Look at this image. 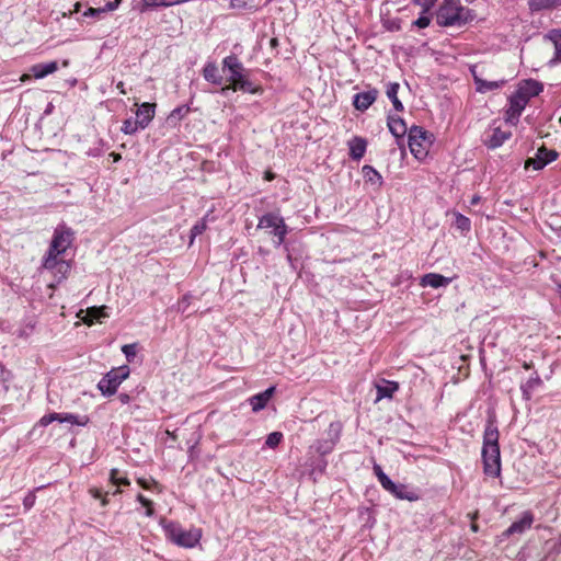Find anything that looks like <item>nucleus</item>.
Returning <instances> with one entry per match:
<instances>
[{
    "mask_svg": "<svg viewBox=\"0 0 561 561\" xmlns=\"http://www.w3.org/2000/svg\"><path fill=\"white\" fill-rule=\"evenodd\" d=\"M122 352L125 354L126 358L130 362V359L136 356V344L123 345Z\"/></svg>",
    "mask_w": 561,
    "mask_h": 561,
    "instance_id": "46",
    "label": "nucleus"
},
{
    "mask_svg": "<svg viewBox=\"0 0 561 561\" xmlns=\"http://www.w3.org/2000/svg\"><path fill=\"white\" fill-rule=\"evenodd\" d=\"M399 389L397 381L383 380V385H377V398L376 401H380L383 398L391 399Z\"/></svg>",
    "mask_w": 561,
    "mask_h": 561,
    "instance_id": "22",
    "label": "nucleus"
},
{
    "mask_svg": "<svg viewBox=\"0 0 561 561\" xmlns=\"http://www.w3.org/2000/svg\"><path fill=\"white\" fill-rule=\"evenodd\" d=\"M411 2L422 9L421 13H430L437 0H411Z\"/></svg>",
    "mask_w": 561,
    "mask_h": 561,
    "instance_id": "39",
    "label": "nucleus"
},
{
    "mask_svg": "<svg viewBox=\"0 0 561 561\" xmlns=\"http://www.w3.org/2000/svg\"><path fill=\"white\" fill-rule=\"evenodd\" d=\"M387 126L389 131L399 140L402 139L408 133L405 122L398 115H388Z\"/></svg>",
    "mask_w": 561,
    "mask_h": 561,
    "instance_id": "16",
    "label": "nucleus"
},
{
    "mask_svg": "<svg viewBox=\"0 0 561 561\" xmlns=\"http://www.w3.org/2000/svg\"><path fill=\"white\" fill-rule=\"evenodd\" d=\"M247 7L245 0H230V8L232 9H244Z\"/></svg>",
    "mask_w": 561,
    "mask_h": 561,
    "instance_id": "52",
    "label": "nucleus"
},
{
    "mask_svg": "<svg viewBox=\"0 0 561 561\" xmlns=\"http://www.w3.org/2000/svg\"><path fill=\"white\" fill-rule=\"evenodd\" d=\"M116 88L118 89V91L122 93V94H126V90H125V85H124V82L123 81H119L117 84H116Z\"/></svg>",
    "mask_w": 561,
    "mask_h": 561,
    "instance_id": "55",
    "label": "nucleus"
},
{
    "mask_svg": "<svg viewBox=\"0 0 561 561\" xmlns=\"http://www.w3.org/2000/svg\"><path fill=\"white\" fill-rule=\"evenodd\" d=\"M408 139L411 153L417 160L425 159L432 146L428 133L424 128L414 125L409 129Z\"/></svg>",
    "mask_w": 561,
    "mask_h": 561,
    "instance_id": "5",
    "label": "nucleus"
},
{
    "mask_svg": "<svg viewBox=\"0 0 561 561\" xmlns=\"http://www.w3.org/2000/svg\"><path fill=\"white\" fill-rule=\"evenodd\" d=\"M347 145L350 148V157L353 160L358 161L365 156L367 148V141L365 138L355 136L348 140Z\"/></svg>",
    "mask_w": 561,
    "mask_h": 561,
    "instance_id": "18",
    "label": "nucleus"
},
{
    "mask_svg": "<svg viewBox=\"0 0 561 561\" xmlns=\"http://www.w3.org/2000/svg\"><path fill=\"white\" fill-rule=\"evenodd\" d=\"M274 178H275V175H274V173H272L271 171L265 172V176H264V179H265L266 181H272Z\"/></svg>",
    "mask_w": 561,
    "mask_h": 561,
    "instance_id": "58",
    "label": "nucleus"
},
{
    "mask_svg": "<svg viewBox=\"0 0 561 561\" xmlns=\"http://www.w3.org/2000/svg\"><path fill=\"white\" fill-rule=\"evenodd\" d=\"M391 494L394 495L397 499L408 500L410 502H415L420 500L419 493L414 490H410L404 484L397 485V491L392 492Z\"/></svg>",
    "mask_w": 561,
    "mask_h": 561,
    "instance_id": "26",
    "label": "nucleus"
},
{
    "mask_svg": "<svg viewBox=\"0 0 561 561\" xmlns=\"http://www.w3.org/2000/svg\"><path fill=\"white\" fill-rule=\"evenodd\" d=\"M73 242V231L65 225L58 226L54 230L53 239L45 256L43 257L42 267L53 271L57 264V257L62 255Z\"/></svg>",
    "mask_w": 561,
    "mask_h": 561,
    "instance_id": "2",
    "label": "nucleus"
},
{
    "mask_svg": "<svg viewBox=\"0 0 561 561\" xmlns=\"http://www.w3.org/2000/svg\"><path fill=\"white\" fill-rule=\"evenodd\" d=\"M483 472L485 476L497 478L501 476V453L499 446L497 427L489 422L484 430L482 447Z\"/></svg>",
    "mask_w": 561,
    "mask_h": 561,
    "instance_id": "1",
    "label": "nucleus"
},
{
    "mask_svg": "<svg viewBox=\"0 0 561 561\" xmlns=\"http://www.w3.org/2000/svg\"><path fill=\"white\" fill-rule=\"evenodd\" d=\"M458 230L468 231L470 230V220L469 218L458 214Z\"/></svg>",
    "mask_w": 561,
    "mask_h": 561,
    "instance_id": "47",
    "label": "nucleus"
},
{
    "mask_svg": "<svg viewBox=\"0 0 561 561\" xmlns=\"http://www.w3.org/2000/svg\"><path fill=\"white\" fill-rule=\"evenodd\" d=\"M542 90L543 87L540 82L536 80H526L519 84L516 92L529 102L531 98L537 96Z\"/></svg>",
    "mask_w": 561,
    "mask_h": 561,
    "instance_id": "17",
    "label": "nucleus"
},
{
    "mask_svg": "<svg viewBox=\"0 0 561 561\" xmlns=\"http://www.w3.org/2000/svg\"><path fill=\"white\" fill-rule=\"evenodd\" d=\"M107 317V313L105 312V307H92L88 309L87 317L83 319V321L91 325L94 322L100 321L102 318Z\"/></svg>",
    "mask_w": 561,
    "mask_h": 561,
    "instance_id": "28",
    "label": "nucleus"
},
{
    "mask_svg": "<svg viewBox=\"0 0 561 561\" xmlns=\"http://www.w3.org/2000/svg\"><path fill=\"white\" fill-rule=\"evenodd\" d=\"M156 103H142L136 111V121L140 125V129H145L149 126L156 114Z\"/></svg>",
    "mask_w": 561,
    "mask_h": 561,
    "instance_id": "12",
    "label": "nucleus"
},
{
    "mask_svg": "<svg viewBox=\"0 0 561 561\" xmlns=\"http://www.w3.org/2000/svg\"><path fill=\"white\" fill-rule=\"evenodd\" d=\"M399 88H400L399 83L390 82L387 84L386 94H387L388 99L392 102L394 110L397 112H403L404 106L398 98Z\"/></svg>",
    "mask_w": 561,
    "mask_h": 561,
    "instance_id": "25",
    "label": "nucleus"
},
{
    "mask_svg": "<svg viewBox=\"0 0 561 561\" xmlns=\"http://www.w3.org/2000/svg\"><path fill=\"white\" fill-rule=\"evenodd\" d=\"M362 172L364 174L365 182L371 184L375 190H379L382 186V176L374 167L366 164L363 167Z\"/></svg>",
    "mask_w": 561,
    "mask_h": 561,
    "instance_id": "20",
    "label": "nucleus"
},
{
    "mask_svg": "<svg viewBox=\"0 0 561 561\" xmlns=\"http://www.w3.org/2000/svg\"><path fill=\"white\" fill-rule=\"evenodd\" d=\"M80 5H81V4H80L79 2H77V3L75 4V11H76V12H78V11L80 10Z\"/></svg>",
    "mask_w": 561,
    "mask_h": 561,
    "instance_id": "61",
    "label": "nucleus"
},
{
    "mask_svg": "<svg viewBox=\"0 0 561 561\" xmlns=\"http://www.w3.org/2000/svg\"><path fill=\"white\" fill-rule=\"evenodd\" d=\"M207 229V224L205 218L197 221L191 229V243H193V240L201 236L205 230Z\"/></svg>",
    "mask_w": 561,
    "mask_h": 561,
    "instance_id": "38",
    "label": "nucleus"
},
{
    "mask_svg": "<svg viewBox=\"0 0 561 561\" xmlns=\"http://www.w3.org/2000/svg\"><path fill=\"white\" fill-rule=\"evenodd\" d=\"M58 69L57 61H50L47 64H36L31 67L33 78L42 79L50 73H54Z\"/></svg>",
    "mask_w": 561,
    "mask_h": 561,
    "instance_id": "21",
    "label": "nucleus"
},
{
    "mask_svg": "<svg viewBox=\"0 0 561 561\" xmlns=\"http://www.w3.org/2000/svg\"><path fill=\"white\" fill-rule=\"evenodd\" d=\"M203 77L206 81L211 82L217 85H221L224 82V78L219 72V69L216 64L208 62L203 68Z\"/></svg>",
    "mask_w": 561,
    "mask_h": 561,
    "instance_id": "23",
    "label": "nucleus"
},
{
    "mask_svg": "<svg viewBox=\"0 0 561 561\" xmlns=\"http://www.w3.org/2000/svg\"><path fill=\"white\" fill-rule=\"evenodd\" d=\"M511 136L510 131H504L501 128L496 127L491 130V134L488 136L485 144L489 148L495 149L501 147L505 140H507Z\"/></svg>",
    "mask_w": 561,
    "mask_h": 561,
    "instance_id": "19",
    "label": "nucleus"
},
{
    "mask_svg": "<svg viewBox=\"0 0 561 561\" xmlns=\"http://www.w3.org/2000/svg\"><path fill=\"white\" fill-rule=\"evenodd\" d=\"M32 77H33V76H32V73H31V75H28V73H24V75H22V77H21V81H22V82L27 81V80H30Z\"/></svg>",
    "mask_w": 561,
    "mask_h": 561,
    "instance_id": "60",
    "label": "nucleus"
},
{
    "mask_svg": "<svg viewBox=\"0 0 561 561\" xmlns=\"http://www.w3.org/2000/svg\"><path fill=\"white\" fill-rule=\"evenodd\" d=\"M474 81L477 84V91L481 93L500 89L504 84V81H486L477 77H474Z\"/></svg>",
    "mask_w": 561,
    "mask_h": 561,
    "instance_id": "31",
    "label": "nucleus"
},
{
    "mask_svg": "<svg viewBox=\"0 0 561 561\" xmlns=\"http://www.w3.org/2000/svg\"><path fill=\"white\" fill-rule=\"evenodd\" d=\"M123 0H113V1H110L105 4V7L103 8L104 12H107V11H114L116 10L119 4L122 3Z\"/></svg>",
    "mask_w": 561,
    "mask_h": 561,
    "instance_id": "50",
    "label": "nucleus"
},
{
    "mask_svg": "<svg viewBox=\"0 0 561 561\" xmlns=\"http://www.w3.org/2000/svg\"><path fill=\"white\" fill-rule=\"evenodd\" d=\"M71 265L69 262L57 257V264L54 266L53 271H56L57 273H60V279L66 278L68 273L70 272Z\"/></svg>",
    "mask_w": 561,
    "mask_h": 561,
    "instance_id": "36",
    "label": "nucleus"
},
{
    "mask_svg": "<svg viewBox=\"0 0 561 561\" xmlns=\"http://www.w3.org/2000/svg\"><path fill=\"white\" fill-rule=\"evenodd\" d=\"M160 7H163V0H139V11L141 13Z\"/></svg>",
    "mask_w": 561,
    "mask_h": 561,
    "instance_id": "35",
    "label": "nucleus"
},
{
    "mask_svg": "<svg viewBox=\"0 0 561 561\" xmlns=\"http://www.w3.org/2000/svg\"><path fill=\"white\" fill-rule=\"evenodd\" d=\"M531 11H541L561 5V0H528Z\"/></svg>",
    "mask_w": 561,
    "mask_h": 561,
    "instance_id": "29",
    "label": "nucleus"
},
{
    "mask_svg": "<svg viewBox=\"0 0 561 561\" xmlns=\"http://www.w3.org/2000/svg\"><path fill=\"white\" fill-rule=\"evenodd\" d=\"M278 46H279V41H278V38H277V37H272V38L270 39V47H271L272 49H274V50H277ZM276 54H278V51H276Z\"/></svg>",
    "mask_w": 561,
    "mask_h": 561,
    "instance_id": "53",
    "label": "nucleus"
},
{
    "mask_svg": "<svg viewBox=\"0 0 561 561\" xmlns=\"http://www.w3.org/2000/svg\"><path fill=\"white\" fill-rule=\"evenodd\" d=\"M450 3L451 0H446ZM437 24L440 26H451L456 23V9L450 4L442 5L436 14Z\"/></svg>",
    "mask_w": 561,
    "mask_h": 561,
    "instance_id": "14",
    "label": "nucleus"
},
{
    "mask_svg": "<svg viewBox=\"0 0 561 561\" xmlns=\"http://www.w3.org/2000/svg\"><path fill=\"white\" fill-rule=\"evenodd\" d=\"M129 376V368L121 366L108 371L98 383V388L104 396H113L119 385Z\"/></svg>",
    "mask_w": 561,
    "mask_h": 561,
    "instance_id": "6",
    "label": "nucleus"
},
{
    "mask_svg": "<svg viewBox=\"0 0 561 561\" xmlns=\"http://www.w3.org/2000/svg\"><path fill=\"white\" fill-rule=\"evenodd\" d=\"M560 543H561V535H560Z\"/></svg>",
    "mask_w": 561,
    "mask_h": 561,
    "instance_id": "64",
    "label": "nucleus"
},
{
    "mask_svg": "<svg viewBox=\"0 0 561 561\" xmlns=\"http://www.w3.org/2000/svg\"><path fill=\"white\" fill-rule=\"evenodd\" d=\"M188 112V107H185V106H179L176 108H174L170 116H169V119H173V118H181L183 115H185L186 113Z\"/></svg>",
    "mask_w": 561,
    "mask_h": 561,
    "instance_id": "48",
    "label": "nucleus"
},
{
    "mask_svg": "<svg viewBox=\"0 0 561 561\" xmlns=\"http://www.w3.org/2000/svg\"><path fill=\"white\" fill-rule=\"evenodd\" d=\"M55 421H58L59 422V413L57 412H53V413H49V414H46L44 416H42L38 421V424L41 426H47L49 425L50 423L55 422Z\"/></svg>",
    "mask_w": 561,
    "mask_h": 561,
    "instance_id": "45",
    "label": "nucleus"
},
{
    "mask_svg": "<svg viewBox=\"0 0 561 561\" xmlns=\"http://www.w3.org/2000/svg\"><path fill=\"white\" fill-rule=\"evenodd\" d=\"M137 483L145 490H150L152 485L157 486L158 483L154 481V480H151V482H148L146 479L144 478H139L137 480Z\"/></svg>",
    "mask_w": 561,
    "mask_h": 561,
    "instance_id": "49",
    "label": "nucleus"
},
{
    "mask_svg": "<svg viewBox=\"0 0 561 561\" xmlns=\"http://www.w3.org/2000/svg\"><path fill=\"white\" fill-rule=\"evenodd\" d=\"M378 94L379 91L376 88L356 93L353 96V106L359 112H365L376 102Z\"/></svg>",
    "mask_w": 561,
    "mask_h": 561,
    "instance_id": "10",
    "label": "nucleus"
},
{
    "mask_svg": "<svg viewBox=\"0 0 561 561\" xmlns=\"http://www.w3.org/2000/svg\"><path fill=\"white\" fill-rule=\"evenodd\" d=\"M110 156L113 158L114 162H118L122 159V156L117 152H112Z\"/></svg>",
    "mask_w": 561,
    "mask_h": 561,
    "instance_id": "57",
    "label": "nucleus"
},
{
    "mask_svg": "<svg viewBox=\"0 0 561 561\" xmlns=\"http://www.w3.org/2000/svg\"><path fill=\"white\" fill-rule=\"evenodd\" d=\"M237 91H243L251 94H262L263 88L260 84L253 83L248 77H245L242 83L237 87Z\"/></svg>",
    "mask_w": 561,
    "mask_h": 561,
    "instance_id": "33",
    "label": "nucleus"
},
{
    "mask_svg": "<svg viewBox=\"0 0 561 561\" xmlns=\"http://www.w3.org/2000/svg\"><path fill=\"white\" fill-rule=\"evenodd\" d=\"M137 500L146 508L147 516L150 517L154 514L153 502L151 500L145 497L142 494H138Z\"/></svg>",
    "mask_w": 561,
    "mask_h": 561,
    "instance_id": "42",
    "label": "nucleus"
},
{
    "mask_svg": "<svg viewBox=\"0 0 561 561\" xmlns=\"http://www.w3.org/2000/svg\"><path fill=\"white\" fill-rule=\"evenodd\" d=\"M282 439H283V434L280 432H273V433L268 434V436L265 440V444L270 448H275L280 444Z\"/></svg>",
    "mask_w": 561,
    "mask_h": 561,
    "instance_id": "40",
    "label": "nucleus"
},
{
    "mask_svg": "<svg viewBox=\"0 0 561 561\" xmlns=\"http://www.w3.org/2000/svg\"><path fill=\"white\" fill-rule=\"evenodd\" d=\"M528 101L515 91L508 99V106L505 112L506 122L516 125Z\"/></svg>",
    "mask_w": 561,
    "mask_h": 561,
    "instance_id": "8",
    "label": "nucleus"
},
{
    "mask_svg": "<svg viewBox=\"0 0 561 561\" xmlns=\"http://www.w3.org/2000/svg\"><path fill=\"white\" fill-rule=\"evenodd\" d=\"M534 516L530 512H524L520 518L514 522L504 533L503 536L510 537L514 535H522L533 525Z\"/></svg>",
    "mask_w": 561,
    "mask_h": 561,
    "instance_id": "11",
    "label": "nucleus"
},
{
    "mask_svg": "<svg viewBox=\"0 0 561 561\" xmlns=\"http://www.w3.org/2000/svg\"><path fill=\"white\" fill-rule=\"evenodd\" d=\"M89 493L92 495V497L96 499V500H100L101 501V505L104 507L107 505L108 501H107V493H103L101 489L99 488H91L89 490Z\"/></svg>",
    "mask_w": 561,
    "mask_h": 561,
    "instance_id": "44",
    "label": "nucleus"
},
{
    "mask_svg": "<svg viewBox=\"0 0 561 561\" xmlns=\"http://www.w3.org/2000/svg\"><path fill=\"white\" fill-rule=\"evenodd\" d=\"M471 529H472L473 531H477L478 526H477L474 523H471Z\"/></svg>",
    "mask_w": 561,
    "mask_h": 561,
    "instance_id": "62",
    "label": "nucleus"
},
{
    "mask_svg": "<svg viewBox=\"0 0 561 561\" xmlns=\"http://www.w3.org/2000/svg\"><path fill=\"white\" fill-rule=\"evenodd\" d=\"M379 483L381 484V486L392 493V492H396L397 491V485L394 482L391 481V479L387 476V474H381L379 477Z\"/></svg>",
    "mask_w": 561,
    "mask_h": 561,
    "instance_id": "41",
    "label": "nucleus"
},
{
    "mask_svg": "<svg viewBox=\"0 0 561 561\" xmlns=\"http://www.w3.org/2000/svg\"><path fill=\"white\" fill-rule=\"evenodd\" d=\"M139 128H140V125H138V122H137V121H133V119L128 118V119H125V121L123 122V125H122L121 130H122L125 135H133V134H135Z\"/></svg>",
    "mask_w": 561,
    "mask_h": 561,
    "instance_id": "37",
    "label": "nucleus"
},
{
    "mask_svg": "<svg viewBox=\"0 0 561 561\" xmlns=\"http://www.w3.org/2000/svg\"><path fill=\"white\" fill-rule=\"evenodd\" d=\"M162 526L167 538L180 547L193 548L202 538V530L196 527L185 529L176 522L165 520L162 522Z\"/></svg>",
    "mask_w": 561,
    "mask_h": 561,
    "instance_id": "3",
    "label": "nucleus"
},
{
    "mask_svg": "<svg viewBox=\"0 0 561 561\" xmlns=\"http://www.w3.org/2000/svg\"><path fill=\"white\" fill-rule=\"evenodd\" d=\"M373 469H374V473H375V476L377 477V479H378V480H379V477H380L381 474H386V473L382 471V469H381V467H380L379 465H375Z\"/></svg>",
    "mask_w": 561,
    "mask_h": 561,
    "instance_id": "54",
    "label": "nucleus"
},
{
    "mask_svg": "<svg viewBox=\"0 0 561 561\" xmlns=\"http://www.w3.org/2000/svg\"><path fill=\"white\" fill-rule=\"evenodd\" d=\"M476 18L474 10L458 5V26L471 23Z\"/></svg>",
    "mask_w": 561,
    "mask_h": 561,
    "instance_id": "32",
    "label": "nucleus"
},
{
    "mask_svg": "<svg viewBox=\"0 0 561 561\" xmlns=\"http://www.w3.org/2000/svg\"><path fill=\"white\" fill-rule=\"evenodd\" d=\"M451 282V278L444 277L443 275L430 273L422 277L421 285L422 286H431L433 288H438L440 286H445Z\"/></svg>",
    "mask_w": 561,
    "mask_h": 561,
    "instance_id": "24",
    "label": "nucleus"
},
{
    "mask_svg": "<svg viewBox=\"0 0 561 561\" xmlns=\"http://www.w3.org/2000/svg\"><path fill=\"white\" fill-rule=\"evenodd\" d=\"M33 503H34V497H32V499L31 497H26L24 500L23 504H24L25 507L30 508L33 505Z\"/></svg>",
    "mask_w": 561,
    "mask_h": 561,
    "instance_id": "56",
    "label": "nucleus"
},
{
    "mask_svg": "<svg viewBox=\"0 0 561 561\" xmlns=\"http://www.w3.org/2000/svg\"><path fill=\"white\" fill-rule=\"evenodd\" d=\"M275 389L276 388L272 386L265 391L256 393L249 398V403L252 408V411L259 412L263 410L267 405L268 401L272 399L273 394L275 393Z\"/></svg>",
    "mask_w": 561,
    "mask_h": 561,
    "instance_id": "13",
    "label": "nucleus"
},
{
    "mask_svg": "<svg viewBox=\"0 0 561 561\" xmlns=\"http://www.w3.org/2000/svg\"><path fill=\"white\" fill-rule=\"evenodd\" d=\"M101 13H104L103 8H89L83 15L84 16H99Z\"/></svg>",
    "mask_w": 561,
    "mask_h": 561,
    "instance_id": "51",
    "label": "nucleus"
},
{
    "mask_svg": "<svg viewBox=\"0 0 561 561\" xmlns=\"http://www.w3.org/2000/svg\"><path fill=\"white\" fill-rule=\"evenodd\" d=\"M431 24V16L428 13H421L420 18L412 22V26L417 28H425Z\"/></svg>",
    "mask_w": 561,
    "mask_h": 561,
    "instance_id": "43",
    "label": "nucleus"
},
{
    "mask_svg": "<svg viewBox=\"0 0 561 561\" xmlns=\"http://www.w3.org/2000/svg\"><path fill=\"white\" fill-rule=\"evenodd\" d=\"M224 70L227 68L229 70V77L227 81L229 82L227 85L221 88V92L226 93L228 90L237 91V87L242 83L244 78L247 77L243 71L244 68L242 64L238 60V58L233 55L226 57L222 60Z\"/></svg>",
    "mask_w": 561,
    "mask_h": 561,
    "instance_id": "7",
    "label": "nucleus"
},
{
    "mask_svg": "<svg viewBox=\"0 0 561 561\" xmlns=\"http://www.w3.org/2000/svg\"><path fill=\"white\" fill-rule=\"evenodd\" d=\"M557 158L558 152L556 150H549L546 147H541L537 150L535 158L526 161V167H533L534 170H541Z\"/></svg>",
    "mask_w": 561,
    "mask_h": 561,
    "instance_id": "9",
    "label": "nucleus"
},
{
    "mask_svg": "<svg viewBox=\"0 0 561 561\" xmlns=\"http://www.w3.org/2000/svg\"><path fill=\"white\" fill-rule=\"evenodd\" d=\"M68 65H69V61H68V60H64V61H62V66H64V67H67Z\"/></svg>",
    "mask_w": 561,
    "mask_h": 561,
    "instance_id": "63",
    "label": "nucleus"
},
{
    "mask_svg": "<svg viewBox=\"0 0 561 561\" xmlns=\"http://www.w3.org/2000/svg\"><path fill=\"white\" fill-rule=\"evenodd\" d=\"M110 480L114 485H129L130 482L127 477H119V470L118 469H112L110 472Z\"/></svg>",
    "mask_w": 561,
    "mask_h": 561,
    "instance_id": "34",
    "label": "nucleus"
},
{
    "mask_svg": "<svg viewBox=\"0 0 561 561\" xmlns=\"http://www.w3.org/2000/svg\"><path fill=\"white\" fill-rule=\"evenodd\" d=\"M119 399H121V401H122L123 403H127V402L129 401V396H128V394H126V393H122V394L119 396Z\"/></svg>",
    "mask_w": 561,
    "mask_h": 561,
    "instance_id": "59",
    "label": "nucleus"
},
{
    "mask_svg": "<svg viewBox=\"0 0 561 561\" xmlns=\"http://www.w3.org/2000/svg\"><path fill=\"white\" fill-rule=\"evenodd\" d=\"M257 229L268 230V236L273 237L274 247L278 248L286 239L288 226L282 216L276 213H266L260 219Z\"/></svg>",
    "mask_w": 561,
    "mask_h": 561,
    "instance_id": "4",
    "label": "nucleus"
},
{
    "mask_svg": "<svg viewBox=\"0 0 561 561\" xmlns=\"http://www.w3.org/2000/svg\"><path fill=\"white\" fill-rule=\"evenodd\" d=\"M542 383L538 374H534L524 385H522L520 389L525 399H530L533 391L538 388Z\"/></svg>",
    "mask_w": 561,
    "mask_h": 561,
    "instance_id": "27",
    "label": "nucleus"
},
{
    "mask_svg": "<svg viewBox=\"0 0 561 561\" xmlns=\"http://www.w3.org/2000/svg\"><path fill=\"white\" fill-rule=\"evenodd\" d=\"M545 41L553 45L554 53L553 57L549 60V66H556L561 64V32L558 30L550 31L546 36Z\"/></svg>",
    "mask_w": 561,
    "mask_h": 561,
    "instance_id": "15",
    "label": "nucleus"
},
{
    "mask_svg": "<svg viewBox=\"0 0 561 561\" xmlns=\"http://www.w3.org/2000/svg\"><path fill=\"white\" fill-rule=\"evenodd\" d=\"M59 422L60 423H70L72 425L85 426L89 423V417L83 415H75L71 413H59Z\"/></svg>",
    "mask_w": 561,
    "mask_h": 561,
    "instance_id": "30",
    "label": "nucleus"
}]
</instances>
